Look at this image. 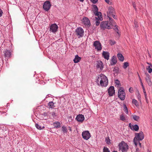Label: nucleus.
Segmentation results:
<instances>
[{
    "label": "nucleus",
    "instance_id": "6",
    "mask_svg": "<svg viewBox=\"0 0 152 152\" xmlns=\"http://www.w3.org/2000/svg\"><path fill=\"white\" fill-rule=\"evenodd\" d=\"M75 32L76 35L78 38L82 37L84 34L83 29L81 27H78L75 30Z\"/></svg>",
    "mask_w": 152,
    "mask_h": 152
},
{
    "label": "nucleus",
    "instance_id": "35",
    "mask_svg": "<svg viewBox=\"0 0 152 152\" xmlns=\"http://www.w3.org/2000/svg\"><path fill=\"white\" fill-rule=\"evenodd\" d=\"M124 111L125 112V113H126V114H128V109H127V108L126 105L125 104H124Z\"/></svg>",
    "mask_w": 152,
    "mask_h": 152
},
{
    "label": "nucleus",
    "instance_id": "60",
    "mask_svg": "<svg viewBox=\"0 0 152 152\" xmlns=\"http://www.w3.org/2000/svg\"><path fill=\"white\" fill-rule=\"evenodd\" d=\"M113 152H117V151H113Z\"/></svg>",
    "mask_w": 152,
    "mask_h": 152
},
{
    "label": "nucleus",
    "instance_id": "28",
    "mask_svg": "<svg viewBox=\"0 0 152 152\" xmlns=\"http://www.w3.org/2000/svg\"><path fill=\"white\" fill-rule=\"evenodd\" d=\"M146 69L148 70L149 73H151L152 72V66H148L146 67Z\"/></svg>",
    "mask_w": 152,
    "mask_h": 152
},
{
    "label": "nucleus",
    "instance_id": "13",
    "mask_svg": "<svg viewBox=\"0 0 152 152\" xmlns=\"http://www.w3.org/2000/svg\"><path fill=\"white\" fill-rule=\"evenodd\" d=\"M5 58H7L11 57V51L10 50L7 49H4V51Z\"/></svg>",
    "mask_w": 152,
    "mask_h": 152
},
{
    "label": "nucleus",
    "instance_id": "45",
    "mask_svg": "<svg viewBox=\"0 0 152 152\" xmlns=\"http://www.w3.org/2000/svg\"><path fill=\"white\" fill-rule=\"evenodd\" d=\"M111 16L113 17V18H114L115 19H117V17L115 15V13L113 14V15H112L111 17Z\"/></svg>",
    "mask_w": 152,
    "mask_h": 152
},
{
    "label": "nucleus",
    "instance_id": "59",
    "mask_svg": "<svg viewBox=\"0 0 152 152\" xmlns=\"http://www.w3.org/2000/svg\"><path fill=\"white\" fill-rule=\"evenodd\" d=\"M69 130L70 131H71L72 130H71V129L70 127H69Z\"/></svg>",
    "mask_w": 152,
    "mask_h": 152
},
{
    "label": "nucleus",
    "instance_id": "58",
    "mask_svg": "<svg viewBox=\"0 0 152 152\" xmlns=\"http://www.w3.org/2000/svg\"><path fill=\"white\" fill-rule=\"evenodd\" d=\"M115 31H116V30L118 31V29L117 27H116V28L115 29Z\"/></svg>",
    "mask_w": 152,
    "mask_h": 152
},
{
    "label": "nucleus",
    "instance_id": "3",
    "mask_svg": "<svg viewBox=\"0 0 152 152\" xmlns=\"http://www.w3.org/2000/svg\"><path fill=\"white\" fill-rule=\"evenodd\" d=\"M144 137V136L143 133L142 131L140 133L135 134V137L134 139V142L136 146H137L138 143L140 147H141V144L140 141L142 140Z\"/></svg>",
    "mask_w": 152,
    "mask_h": 152
},
{
    "label": "nucleus",
    "instance_id": "5",
    "mask_svg": "<svg viewBox=\"0 0 152 152\" xmlns=\"http://www.w3.org/2000/svg\"><path fill=\"white\" fill-rule=\"evenodd\" d=\"M119 149L122 152H125L127 151L128 148V146L126 143L124 141H122L119 145Z\"/></svg>",
    "mask_w": 152,
    "mask_h": 152
},
{
    "label": "nucleus",
    "instance_id": "52",
    "mask_svg": "<svg viewBox=\"0 0 152 152\" xmlns=\"http://www.w3.org/2000/svg\"><path fill=\"white\" fill-rule=\"evenodd\" d=\"M137 98L140 101L141 100V97L140 95H138L137 96Z\"/></svg>",
    "mask_w": 152,
    "mask_h": 152
},
{
    "label": "nucleus",
    "instance_id": "33",
    "mask_svg": "<svg viewBox=\"0 0 152 152\" xmlns=\"http://www.w3.org/2000/svg\"><path fill=\"white\" fill-rule=\"evenodd\" d=\"M94 14L95 15L97 16V18H98V16H102V15H101V13L100 12L97 11V12H94Z\"/></svg>",
    "mask_w": 152,
    "mask_h": 152
},
{
    "label": "nucleus",
    "instance_id": "4",
    "mask_svg": "<svg viewBox=\"0 0 152 152\" xmlns=\"http://www.w3.org/2000/svg\"><path fill=\"white\" fill-rule=\"evenodd\" d=\"M118 96L121 100H124L126 96V93L124 88L122 87H120L118 92Z\"/></svg>",
    "mask_w": 152,
    "mask_h": 152
},
{
    "label": "nucleus",
    "instance_id": "61",
    "mask_svg": "<svg viewBox=\"0 0 152 152\" xmlns=\"http://www.w3.org/2000/svg\"><path fill=\"white\" fill-rule=\"evenodd\" d=\"M117 33L118 34V31L117 32Z\"/></svg>",
    "mask_w": 152,
    "mask_h": 152
},
{
    "label": "nucleus",
    "instance_id": "8",
    "mask_svg": "<svg viewBox=\"0 0 152 152\" xmlns=\"http://www.w3.org/2000/svg\"><path fill=\"white\" fill-rule=\"evenodd\" d=\"M83 138L86 140H88L91 137V134L88 131H84L82 133Z\"/></svg>",
    "mask_w": 152,
    "mask_h": 152
},
{
    "label": "nucleus",
    "instance_id": "12",
    "mask_svg": "<svg viewBox=\"0 0 152 152\" xmlns=\"http://www.w3.org/2000/svg\"><path fill=\"white\" fill-rule=\"evenodd\" d=\"M83 23L85 26L89 27L91 25V23L89 19L86 17H84L83 19Z\"/></svg>",
    "mask_w": 152,
    "mask_h": 152
},
{
    "label": "nucleus",
    "instance_id": "57",
    "mask_svg": "<svg viewBox=\"0 0 152 152\" xmlns=\"http://www.w3.org/2000/svg\"><path fill=\"white\" fill-rule=\"evenodd\" d=\"M78 0L80 1V2H83L84 0Z\"/></svg>",
    "mask_w": 152,
    "mask_h": 152
},
{
    "label": "nucleus",
    "instance_id": "24",
    "mask_svg": "<svg viewBox=\"0 0 152 152\" xmlns=\"http://www.w3.org/2000/svg\"><path fill=\"white\" fill-rule=\"evenodd\" d=\"M118 59L121 61H123L124 59V57L121 53H118L117 54Z\"/></svg>",
    "mask_w": 152,
    "mask_h": 152
},
{
    "label": "nucleus",
    "instance_id": "29",
    "mask_svg": "<svg viewBox=\"0 0 152 152\" xmlns=\"http://www.w3.org/2000/svg\"><path fill=\"white\" fill-rule=\"evenodd\" d=\"M133 119L135 121H137L140 118V117L135 115H132Z\"/></svg>",
    "mask_w": 152,
    "mask_h": 152
},
{
    "label": "nucleus",
    "instance_id": "48",
    "mask_svg": "<svg viewBox=\"0 0 152 152\" xmlns=\"http://www.w3.org/2000/svg\"><path fill=\"white\" fill-rule=\"evenodd\" d=\"M129 92H130L131 93H133V88H130L129 89Z\"/></svg>",
    "mask_w": 152,
    "mask_h": 152
},
{
    "label": "nucleus",
    "instance_id": "44",
    "mask_svg": "<svg viewBox=\"0 0 152 152\" xmlns=\"http://www.w3.org/2000/svg\"><path fill=\"white\" fill-rule=\"evenodd\" d=\"M111 16L113 17V18H114L115 19H117V17L115 15V13L113 14V15H112L111 17Z\"/></svg>",
    "mask_w": 152,
    "mask_h": 152
},
{
    "label": "nucleus",
    "instance_id": "27",
    "mask_svg": "<svg viewBox=\"0 0 152 152\" xmlns=\"http://www.w3.org/2000/svg\"><path fill=\"white\" fill-rule=\"evenodd\" d=\"M132 103L134 104L137 107H138L139 106L137 101L135 99H132Z\"/></svg>",
    "mask_w": 152,
    "mask_h": 152
},
{
    "label": "nucleus",
    "instance_id": "40",
    "mask_svg": "<svg viewBox=\"0 0 152 152\" xmlns=\"http://www.w3.org/2000/svg\"><path fill=\"white\" fill-rule=\"evenodd\" d=\"M142 89H143V91L144 94V95H145V96L146 99V92L145 91V88L144 87H142Z\"/></svg>",
    "mask_w": 152,
    "mask_h": 152
},
{
    "label": "nucleus",
    "instance_id": "26",
    "mask_svg": "<svg viewBox=\"0 0 152 152\" xmlns=\"http://www.w3.org/2000/svg\"><path fill=\"white\" fill-rule=\"evenodd\" d=\"M62 131L64 134L68 132L67 129L64 125H63L62 126L61 128Z\"/></svg>",
    "mask_w": 152,
    "mask_h": 152
},
{
    "label": "nucleus",
    "instance_id": "43",
    "mask_svg": "<svg viewBox=\"0 0 152 152\" xmlns=\"http://www.w3.org/2000/svg\"><path fill=\"white\" fill-rule=\"evenodd\" d=\"M110 44L111 45H113L115 43V42L114 41L111 40Z\"/></svg>",
    "mask_w": 152,
    "mask_h": 152
},
{
    "label": "nucleus",
    "instance_id": "18",
    "mask_svg": "<svg viewBox=\"0 0 152 152\" xmlns=\"http://www.w3.org/2000/svg\"><path fill=\"white\" fill-rule=\"evenodd\" d=\"M117 58L115 56H113L111 59L110 64L111 65H115L117 63Z\"/></svg>",
    "mask_w": 152,
    "mask_h": 152
},
{
    "label": "nucleus",
    "instance_id": "42",
    "mask_svg": "<svg viewBox=\"0 0 152 152\" xmlns=\"http://www.w3.org/2000/svg\"><path fill=\"white\" fill-rule=\"evenodd\" d=\"M98 0H91V1L94 4L96 3L98 1Z\"/></svg>",
    "mask_w": 152,
    "mask_h": 152
},
{
    "label": "nucleus",
    "instance_id": "11",
    "mask_svg": "<svg viewBox=\"0 0 152 152\" xmlns=\"http://www.w3.org/2000/svg\"><path fill=\"white\" fill-rule=\"evenodd\" d=\"M115 11L114 8L112 7H110L108 8V11L107 12V16L109 19L111 18L112 15H113V14L115 13Z\"/></svg>",
    "mask_w": 152,
    "mask_h": 152
},
{
    "label": "nucleus",
    "instance_id": "21",
    "mask_svg": "<svg viewBox=\"0 0 152 152\" xmlns=\"http://www.w3.org/2000/svg\"><path fill=\"white\" fill-rule=\"evenodd\" d=\"M95 20H96V26H98L100 23V21L102 20V16H98V18L97 17H95Z\"/></svg>",
    "mask_w": 152,
    "mask_h": 152
},
{
    "label": "nucleus",
    "instance_id": "36",
    "mask_svg": "<svg viewBox=\"0 0 152 152\" xmlns=\"http://www.w3.org/2000/svg\"><path fill=\"white\" fill-rule=\"evenodd\" d=\"M94 10H93L94 12H97L98 11V8L97 7L96 5H94L93 6Z\"/></svg>",
    "mask_w": 152,
    "mask_h": 152
},
{
    "label": "nucleus",
    "instance_id": "39",
    "mask_svg": "<svg viewBox=\"0 0 152 152\" xmlns=\"http://www.w3.org/2000/svg\"><path fill=\"white\" fill-rule=\"evenodd\" d=\"M115 83L116 85H118V86L120 85V81L118 80H115Z\"/></svg>",
    "mask_w": 152,
    "mask_h": 152
},
{
    "label": "nucleus",
    "instance_id": "1",
    "mask_svg": "<svg viewBox=\"0 0 152 152\" xmlns=\"http://www.w3.org/2000/svg\"><path fill=\"white\" fill-rule=\"evenodd\" d=\"M109 21L102 22L100 24V27L104 29H110L113 26H116L115 22L111 18L109 19Z\"/></svg>",
    "mask_w": 152,
    "mask_h": 152
},
{
    "label": "nucleus",
    "instance_id": "10",
    "mask_svg": "<svg viewBox=\"0 0 152 152\" xmlns=\"http://www.w3.org/2000/svg\"><path fill=\"white\" fill-rule=\"evenodd\" d=\"M145 74L146 76L145 79L146 82L149 86H151L152 85V81L150 75L147 73H146Z\"/></svg>",
    "mask_w": 152,
    "mask_h": 152
},
{
    "label": "nucleus",
    "instance_id": "31",
    "mask_svg": "<svg viewBox=\"0 0 152 152\" xmlns=\"http://www.w3.org/2000/svg\"><path fill=\"white\" fill-rule=\"evenodd\" d=\"M50 112H47L44 113L42 115L44 116H48L50 118Z\"/></svg>",
    "mask_w": 152,
    "mask_h": 152
},
{
    "label": "nucleus",
    "instance_id": "54",
    "mask_svg": "<svg viewBox=\"0 0 152 152\" xmlns=\"http://www.w3.org/2000/svg\"><path fill=\"white\" fill-rule=\"evenodd\" d=\"M132 124L131 123H129V126L130 128L131 129L132 127Z\"/></svg>",
    "mask_w": 152,
    "mask_h": 152
},
{
    "label": "nucleus",
    "instance_id": "30",
    "mask_svg": "<svg viewBox=\"0 0 152 152\" xmlns=\"http://www.w3.org/2000/svg\"><path fill=\"white\" fill-rule=\"evenodd\" d=\"M126 115H125L123 114H122L120 115V118L121 120L123 121H124L126 119Z\"/></svg>",
    "mask_w": 152,
    "mask_h": 152
},
{
    "label": "nucleus",
    "instance_id": "47",
    "mask_svg": "<svg viewBox=\"0 0 152 152\" xmlns=\"http://www.w3.org/2000/svg\"><path fill=\"white\" fill-rule=\"evenodd\" d=\"M3 13L2 10L1 9H0V17L2 16Z\"/></svg>",
    "mask_w": 152,
    "mask_h": 152
},
{
    "label": "nucleus",
    "instance_id": "2",
    "mask_svg": "<svg viewBox=\"0 0 152 152\" xmlns=\"http://www.w3.org/2000/svg\"><path fill=\"white\" fill-rule=\"evenodd\" d=\"M100 80V85L102 87H106L108 84L107 78L104 75L101 74L98 76L96 82L99 83Z\"/></svg>",
    "mask_w": 152,
    "mask_h": 152
},
{
    "label": "nucleus",
    "instance_id": "50",
    "mask_svg": "<svg viewBox=\"0 0 152 152\" xmlns=\"http://www.w3.org/2000/svg\"><path fill=\"white\" fill-rule=\"evenodd\" d=\"M108 4H110V0H104Z\"/></svg>",
    "mask_w": 152,
    "mask_h": 152
},
{
    "label": "nucleus",
    "instance_id": "22",
    "mask_svg": "<svg viewBox=\"0 0 152 152\" xmlns=\"http://www.w3.org/2000/svg\"><path fill=\"white\" fill-rule=\"evenodd\" d=\"M53 125L54 126V128H60L61 127V124L58 121H56L53 123Z\"/></svg>",
    "mask_w": 152,
    "mask_h": 152
},
{
    "label": "nucleus",
    "instance_id": "14",
    "mask_svg": "<svg viewBox=\"0 0 152 152\" xmlns=\"http://www.w3.org/2000/svg\"><path fill=\"white\" fill-rule=\"evenodd\" d=\"M57 25L55 23L52 24L50 27V31L53 33H55L58 29Z\"/></svg>",
    "mask_w": 152,
    "mask_h": 152
},
{
    "label": "nucleus",
    "instance_id": "53",
    "mask_svg": "<svg viewBox=\"0 0 152 152\" xmlns=\"http://www.w3.org/2000/svg\"><path fill=\"white\" fill-rule=\"evenodd\" d=\"M140 83H141V85L142 86V87H144V85H143V84L142 83V81H140Z\"/></svg>",
    "mask_w": 152,
    "mask_h": 152
},
{
    "label": "nucleus",
    "instance_id": "16",
    "mask_svg": "<svg viewBox=\"0 0 152 152\" xmlns=\"http://www.w3.org/2000/svg\"><path fill=\"white\" fill-rule=\"evenodd\" d=\"M109 95L110 96H112L115 94L114 88L113 86H111L108 90Z\"/></svg>",
    "mask_w": 152,
    "mask_h": 152
},
{
    "label": "nucleus",
    "instance_id": "17",
    "mask_svg": "<svg viewBox=\"0 0 152 152\" xmlns=\"http://www.w3.org/2000/svg\"><path fill=\"white\" fill-rule=\"evenodd\" d=\"M102 56L107 60L109 59L110 53L107 51H103L102 53Z\"/></svg>",
    "mask_w": 152,
    "mask_h": 152
},
{
    "label": "nucleus",
    "instance_id": "56",
    "mask_svg": "<svg viewBox=\"0 0 152 152\" xmlns=\"http://www.w3.org/2000/svg\"><path fill=\"white\" fill-rule=\"evenodd\" d=\"M110 143V141H107V143L108 144H109Z\"/></svg>",
    "mask_w": 152,
    "mask_h": 152
},
{
    "label": "nucleus",
    "instance_id": "49",
    "mask_svg": "<svg viewBox=\"0 0 152 152\" xmlns=\"http://www.w3.org/2000/svg\"><path fill=\"white\" fill-rule=\"evenodd\" d=\"M132 5H133L134 8L135 9V10H136V5H135V2L132 3Z\"/></svg>",
    "mask_w": 152,
    "mask_h": 152
},
{
    "label": "nucleus",
    "instance_id": "34",
    "mask_svg": "<svg viewBox=\"0 0 152 152\" xmlns=\"http://www.w3.org/2000/svg\"><path fill=\"white\" fill-rule=\"evenodd\" d=\"M129 66V64L128 62H124V63L123 68L124 69H126Z\"/></svg>",
    "mask_w": 152,
    "mask_h": 152
},
{
    "label": "nucleus",
    "instance_id": "41",
    "mask_svg": "<svg viewBox=\"0 0 152 152\" xmlns=\"http://www.w3.org/2000/svg\"><path fill=\"white\" fill-rule=\"evenodd\" d=\"M114 72L116 73H118V68H114L113 69Z\"/></svg>",
    "mask_w": 152,
    "mask_h": 152
},
{
    "label": "nucleus",
    "instance_id": "19",
    "mask_svg": "<svg viewBox=\"0 0 152 152\" xmlns=\"http://www.w3.org/2000/svg\"><path fill=\"white\" fill-rule=\"evenodd\" d=\"M96 66L97 68L99 69L100 70H102L103 68L104 65L102 61H98Z\"/></svg>",
    "mask_w": 152,
    "mask_h": 152
},
{
    "label": "nucleus",
    "instance_id": "46",
    "mask_svg": "<svg viewBox=\"0 0 152 152\" xmlns=\"http://www.w3.org/2000/svg\"><path fill=\"white\" fill-rule=\"evenodd\" d=\"M134 24L135 26L136 27H138L137 22H136L135 20L134 21Z\"/></svg>",
    "mask_w": 152,
    "mask_h": 152
},
{
    "label": "nucleus",
    "instance_id": "37",
    "mask_svg": "<svg viewBox=\"0 0 152 152\" xmlns=\"http://www.w3.org/2000/svg\"><path fill=\"white\" fill-rule=\"evenodd\" d=\"M35 125L36 128L38 129L41 130L42 129L41 126L39 125L38 124H36Z\"/></svg>",
    "mask_w": 152,
    "mask_h": 152
},
{
    "label": "nucleus",
    "instance_id": "20",
    "mask_svg": "<svg viewBox=\"0 0 152 152\" xmlns=\"http://www.w3.org/2000/svg\"><path fill=\"white\" fill-rule=\"evenodd\" d=\"M47 106L49 109H53L55 107V103H54L52 101L49 102L47 104Z\"/></svg>",
    "mask_w": 152,
    "mask_h": 152
},
{
    "label": "nucleus",
    "instance_id": "25",
    "mask_svg": "<svg viewBox=\"0 0 152 152\" xmlns=\"http://www.w3.org/2000/svg\"><path fill=\"white\" fill-rule=\"evenodd\" d=\"M131 127L132 130L135 131L138 130L139 129V126L137 125H132Z\"/></svg>",
    "mask_w": 152,
    "mask_h": 152
},
{
    "label": "nucleus",
    "instance_id": "55",
    "mask_svg": "<svg viewBox=\"0 0 152 152\" xmlns=\"http://www.w3.org/2000/svg\"><path fill=\"white\" fill-rule=\"evenodd\" d=\"M147 64L149 65L148 66H152V65L151 63L147 62Z\"/></svg>",
    "mask_w": 152,
    "mask_h": 152
},
{
    "label": "nucleus",
    "instance_id": "7",
    "mask_svg": "<svg viewBox=\"0 0 152 152\" xmlns=\"http://www.w3.org/2000/svg\"><path fill=\"white\" fill-rule=\"evenodd\" d=\"M51 6L50 2L49 1H46L44 3L43 7L46 11H48L50 10Z\"/></svg>",
    "mask_w": 152,
    "mask_h": 152
},
{
    "label": "nucleus",
    "instance_id": "32",
    "mask_svg": "<svg viewBox=\"0 0 152 152\" xmlns=\"http://www.w3.org/2000/svg\"><path fill=\"white\" fill-rule=\"evenodd\" d=\"M50 117L51 116L53 118H55L57 115V114L55 113L54 112H52V113L50 112Z\"/></svg>",
    "mask_w": 152,
    "mask_h": 152
},
{
    "label": "nucleus",
    "instance_id": "23",
    "mask_svg": "<svg viewBox=\"0 0 152 152\" xmlns=\"http://www.w3.org/2000/svg\"><path fill=\"white\" fill-rule=\"evenodd\" d=\"M81 60V58L79 57L78 55H77L75 56L74 59L73 60V61L75 63H77L80 61Z\"/></svg>",
    "mask_w": 152,
    "mask_h": 152
},
{
    "label": "nucleus",
    "instance_id": "15",
    "mask_svg": "<svg viewBox=\"0 0 152 152\" xmlns=\"http://www.w3.org/2000/svg\"><path fill=\"white\" fill-rule=\"evenodd\" d=\"M76 119L78 122L82 123L84 120V117L82 114H79L76 116Z\"/></svg>",
    "mask_w": 152,
    "mask_h": 152
},
{
    "label": "nucleus",
    "instance_id": "9",
    "mask_svg": "<svg viewBox=\"0 0 152 152\" xmlns=\"http://www.w3.org/2000/svg\"><path fill=\"white\" fill-rule=\"evenodd\" d=\"M93 45L95 47V49H96L98 51H100L102 50V45L99 41H95Z\"/></svg>",
    "mask_w": 152,
    "mask_h": 152
},
{
    "label": "nucleus",
    "instance_id": "38",
    "mask_svg": "<svg viewBox=\"0 0 152 152\" xmlns=\"http://www.w3.org/2000/svg\"><path fill=\"white\" fill-rule=\"evenodd\" d=\"M103 152H110V151L107 148L104 147L103 148Z\"/></svg>",
    "mask_w": 152,
    "mask_h": 152
},
{
    "label": "nucleus",
    "instance_id": "51",
    "mask_svg": "<svg viewBox=\"0 0 152 152\" xmlns=\"http://www.w3.org/2000/svg\"><path fill=\"white\" fill-rule=\"evenodd\" d=\"M137 74H138V77H139V80H140V81H142L140 77V76L139 74V73H137Z\"/></svg>",
    "mask_w": 152,
    "mask_h": 152
}]
</instances>
